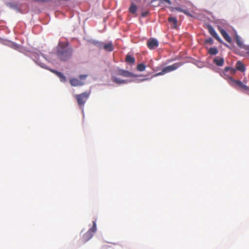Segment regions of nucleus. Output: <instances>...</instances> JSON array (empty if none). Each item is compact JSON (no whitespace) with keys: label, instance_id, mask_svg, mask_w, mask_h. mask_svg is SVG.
<instances>
[{"label":"nucleus","instance_id":"9b49d317","mask_svg":"<svg viewBox=\"0 0 249 249\" xmlns=\"http://www.w3.org/2000/svg\"><path fill=\"white\" fill-rule=\"evenodd\" d=\"M93 234L90 231H88L86 233H85L82 237V241L83 243H85L87 241H88L89 239H90L93 236Z\"/></svg>","mask_w":249,"mask_h":249},{"label":"nucleus","instance_id":"c85d7f7f","mask_svg":"<svg viewBox=\"0 0 249 249\" xmlns=\"http://www.w3.org/2000/svg\"><path fill=\"white\" fill-rule=\"evenodd\" d=\"M182 13H184L186 15H188V16H192L191 14L189 12H188L187 11H186L185 10L183 9V11L182 12Z\"/></svg>","mask_w":249,"mask_h":249},{"label":"nucleus","instance_id":"6ab92c4d","mask_svg":"<svg viewBox=\"0 0 249 249\" xmlns=\"http://www.w3.org/2000/svg\"><path fill=\"white\" fill-rule=\"evenodd\" d=\"M236 69H234L230 67H226L224 69V73L230 71L231 74H233L236 72Z\"/></svg>","mask_w":249,"mask_h":249},{"label":"nucleus","instance_id":"f257e3e1","mask_svg":"<svg viewBox=\"0 0 249 249\" xmlns=\"http://www.w3.org/2000/svg\"><path fill=\"white\" fill-rule=\"evenodd\" d=\"M72 49L69 46L68 42H60L56 47V55L63 61L68 60L71 57Z\"/></svg>","mask_w":249,"mask_h":249},{"label":"nucleus","instance_id":"7ed1b4c3","mask_svg":"<svg viewBox=\"0 0 249 249\" xmlns=\"http://www.w3.org/2000/svg\"><path fill=\"white\" fill-rule=\"evenodd\" d=\"M89 96V93L84 92L74 96L77 103L79 106H84Z\"/></svg>","mask_w":249,"mask_h":249},{"label":"nucleus","instance_id":"cd10ccee","mask_svg":"<svg viewBox=\"0 0 249 249\" xmlns=\"http://www.w3.org/2000/svg\"><path fill=\"white\" fill-rule=\"evenodd\" d=\"M87 77V75L86 74L80 75L79 76V78L80 79V80H85Z\"/></svg>","mask_w":249,"mask_h":249},{"label":"nucleus","instance_id":"4be33fe9","mask_svg":"<svg viewBox=\"0 0 249 249\" xmlns=\"http://www.w3.org/2000/svg\"><path fill=\"white\" fill-rule=\"evenodd\" d=\"M137 69L140 71H143L145 69V66L143 64L141 63L137 65Z\"/></svg>","mask_w":249,"mask_h":249},{"label":"nucleus","instance_id":"f03ea898","mask_svg":"<svg viewBox=\"0 0 249 249\" xmlns=\"http://www.w3.org/2000/svg\"><path fill=\"white\" fill-rule=\"evenodd\" d=\"M182 65V63L181 62H178L173 64L172 65L168 66L165 68H164L161 71L156 73L155 74V76H159V75H163L166 73H168L169 72L172 71H175L177 70L178 68L179 67H180Z\"/></svg>","mask_w":249,"mask_h":249},{"label":"nucleus","instance_id":"f3484780","mask_svg":"<svg viewBox=\"0 0 249 249\" xmlns=\"http://www.w3.org/2000/svg\"><path fill=\"white\" fill-rule=\"evenodd\" d=\"M91 43L99 49H102L103 42L96 40H93Z\"/></svg>","mask_w":249,"mask_h":249},{"label":"nucleus","instance_id":"7c9ffc66","mask_svg":"<svg viewBox=\"0 0 249 249\" xmlns=\"http://www.w3.org/2000/svg\"><path fill=\"white\" fill-rule=\"evenodd\" d=\"M147 14V12L143 13L142 14V16H143V17H145V16H146Z\"/></svg>","mask_w":249,"mask_h":249},{"label":"nucleus","instance_id":"39448f33","mask_svg":"<svg viewBox=\"0 0 249 249\" xmlns=\"http://www.w3.org/2000/svg\"><path fill=\"white\" fill-rule=\"evenodd\" d=\"M115 73L117 75L122 76L124 77H135L134 74L128 71L121 69L117 68L115 70Z\"/></svg>","mask_w":249,"mask_h":249},{"label":"nucleus","instance_id":"a878e982","mask_svg":"<svg viewBox=\"0 0 249 249\" xmlns=\"http://www.w3.org/2000/svg\"><path fill=\"white\" fill-rule=\"evenodd\" d=\"M170 9L172 11H173L174 10H176L181 12H182L183 11V9L180 7H170Z\"/></svg>","mask_w":249,"mask_h":249},{"label":"nucleus","instance_id":"412c9836","mask_svg":"<svg viewBox=\"0 0 249 249\" xmlns=\"http://www.w3.org/2000/svg\"><path fill=\"white\" fill-rule=\"evenodd\" d=\"M137 9V7L136 5L134 3H132L129 8V11L130 13L132 14H135L136 12Z\"/></svg>","mask_w":249,"mask_h":249},{"label":"nucleus","instance_id":"c756f323","mask_svg":"<svg viewBox=\"0 0 249 249\" xmlns=\"http://www.w3.org/2000/svg\"><path fill=\"white\" fill-rule=\"evenodd\" d=\"M13 47L15 49H18L19 48V46L17 44H15Z\"/></svg>","mask_w":249,"mask_h":249},{"label":"nucleus","instance_id":"9d476101","mask_svg":"<svg viewBox=\"0 0 249 249\" xmlns=\"http://www.w3.org/2000/svg\"><path fill=\"white\" fill-rule=\"evenodd\" d=\"M102 49H103L107 52H111L113 50L114 47L111 42H109L108 43H104L103 42Z\"/></svg>","mask_w":249,"mask_h":249},{"label":"nucleus","instance_id":"dca6fc26","mask_svg":"<svg viewBox=\"0 0 249 249\" xmlns=\"http://www.w3.org/2000/svg\"><path fill=\"white\" fill-rule=\"evenodd\" d=\"M112 81L118 84H126L127 83V80H122L119 78L116 77H112Z\"/></svg>","mask_w":249,"mask_h":249},{"label":"nucleus","instance_id":"f8f14e48","mask_svg":"<svg viewBox=\"0 0 249 249\" xmlns=\"http://www.w3.org/2000/svg\"><path fill=\"white\" fill-rule=\"evenodd\" d=\"M50 71L56 75L59 78L61 82H65L66 81V77L61 72L54 70H50Z\"/></svg>","mask_w":249,"mask_h":249},{"label":"nucleus","instance_id":"4468645a","mask_svg":"<svg viewBox=\"0 0 249 249\" xmlns=\"http://www.w3.org/2000/svg\"><path fill=\"white\" fill-rule=\"evenodd\" d=\"M236 69L238 71H240L242 72L245 71V65L241 61H239L236 63Z\"/></svg>","mask_w":249,"mask_h":249},{"label":"nucleus","instance_id":"423d86ee","mask_svg":"<svg viewBox=\"0 0 249 249\" xmlns=\"http://www.w3.org/2000/svg\"><path fill=\"white\" fill-rule=\"evenodd\" d=\"M147 45L149 49L153 50L159 46V42L156 38H151L147 40Z\"/></svg>","mask_w":249,"mask_h":249},{"label":"nucleus","instance_id":"0eeeda50","mask_svg":"<svg viewBox=\"0 0 249 249\" xmlns=\"http://www.w3.org/2000/svg\"><path fill=\"white\" fill-rule=\"evenodd\" d=\"M207 29L209 31V33L214 37L215 38L218 42L222 43V40L218 36L214 28L211 26L208 25L207 26Z\"/></svg>","mask_w":249,"mask_h":249},{"label":"nucleus","instance_id":"1a4fd4ad","mask_svg":"<svg viewBox=\"0 0 249 249\" xmlns=\"http://www.w3.org/2000/svg\"><path fill=\"white\" fill-rule=\"evenodd\" d=\"M70 83L72 86L77 87L81 86L84 84V83L76 78H72L70 80Z\"/></svg>","mask_w":249,"mask_h":249},{"label":"nucleus","instance_id":"5701e85b","mask_svg":"<svg viewBox=\"0 0 249 249\" xmlns=\"http://www.w3.org/2000/svg\"><path fill=\"white\" fill-rule=\"evenodd\" d=\"M89 231H90L93 234H94L95 232L96 231V224L95 221H93L92 227L91 229H90Z\"/></svg>","mask_w":249,"mask_h":249},{"label":"nucleus","instance_id":"bb28decb","mask_svg":"<svg viewBox=\"0 0 249 249\" xmlns=\"http://www.w3.org/2000/svg\"><path fill=\"white\" fill-rule=\"evenodd\" d=\"M205 42L212 44L213 42V40L212 38H209L208 39H206Z\"/></svg>","mask_w":249,"mask_h":249},{"label":"nucleus","instance_id":"a211bd4d","mask_svg":"<svg viewBox=\"0 0 249 249\" xmlns=\"http://www.w3.org/2000/svg\"><path fill=\"white\" fill-rule=\"evenodd\" d=\"M168 20L169 22H172L174 24V28H176L177 27V19L175 17H170Z\"/></svg>","mask_w":249,"mask_h":249},{"label":"nucleus","instance_id":"2f4dec72","mask_svg":"<svg viewBox=\"0 0 249 249\" xmlns=\"http://www.w3.org/2000/svg\"><path fill=\"white\" fill-rule=\"evenodd\" d=\"M40 65L42 67H44V66H43V64H40Z\"/></svg>","mask_w":249,"mask_h":249},{"label":"nucleus","instance_id":"ddd939ff","mask_svg":"<svg viewBox=\"0 0 249 249\" xmlns=\"http://www.w3.org/2000/svg\"><path fill=\"white\" fill-rule=\"evenodd\" d=\"M224 59L220 57H217L213 60V62L218 66H222L224 64Z\"/></svg>","mask_w":249,"mask_h":249},{"label":"nucleus","instance_id":"6e6552de","mask_svg":"<svg viewBox=\"0 0 249 249\" xmlns=\"http://www.w3.org/2000/svg\"><path fill=\"white\" fill-rule=\"evenodd\" d=\"M218 31L221 33L224 39L229 43H231V39L227 32L221 27L218 28Z\"/></svg>","mask_w":249,"mask_h":249},{"label":"nucleus","instance_id":"aec40b11","mask_svg":"<svg viewBox=\"0 0 249 249\" xmlns=\"http://www.w3.org/2000/svg\"><path fill=\"white\" fill-rule=\"evenodd\" d=\"M208 53L210 54L215 55L218 53V50L217 48L215 47L211 48L209 49Z\"/></svg>","mask_w":249,"mask_h":249},{"label":"nucleus","instance_id":"b1692460","mask_svg":"<svg viewBox=\"0 0 249 249\" xmlns=\"http://www.w3.org/2000/svg\"><path fill=\"white\" fill-rule=\"evenodd\" d=\"M236 42L238 47L243 48V47L244 45L243 44L242 42L240 40V38L238 37H236Z\"/></svg>","mask_w":249,"mask_h":249},{"label":"nucleus","instance_id":"20e7f679","mask_svg":"<svg viewBox=\"0 0 249 249\" xmlns=\"http://www.w3.org/2000/svg\"><path fill=\"white\" fill-rule=\"evenodd\" d=\"M227 78L228 83L231 86L235 88V86L236 85L245 90H249V88L247 86L243 84L240 81L234 80L231 76L228 77Z\"/></svg>","mask_w":249,"mask_h":249},{"label":"nucleus","instance_id":"2eb2a0df","mask_svg":"<svg viewBox=\"0 0 249 249\" xmlns=\"http://www.w3.org/2000/svg\"><path fill=\"white\" fill-rule=\"evenodd\" d=\"M125 60L126 62L131 64H133L135 62V58L128 54L126 55Z\"/></svg>","mask_w":249,"mask_h":249},{"label":"nucleus","instance_id":"393cba45","mask_svg":"<svg viewBox=\"0 0 249 249\" xmlns=\"http://www.w3.org/2000/svg\"><path fill=\"white\" fill-rule=\"evenodd\" d=\"M242 49L244 50L243 52L249 55V46H243Z\"/></svg>","mask_w":249,"mask_h":249}]
</instances>
